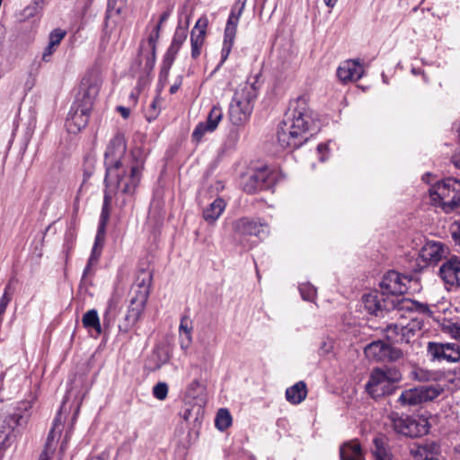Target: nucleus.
Here are the masks:
<instances>
[{"mask_svg":"<svg viewBox=\"0 0 460 460\" xmlns=\"http://www.w3.org/2000/svg\"><path fill=\"white\" fill-rule=\"evenodd\" d=\"M411 278L395 270H389L379 283L381 292H373L363 296L365 308L372 314L383 315L392 312L393 318H406L403 313L427 312V305L410 298L402 297L409 289Z\"/></svg>","mask_w":460,"mask_h":460,"instance_id":"obj_1","label":"nucleus"},{"mask_svg":"<svg viewBox=\"0 0 460 460\" xmlns=\"http://www.w3.org/2000/svg\"><path fill=\"white\" fill-rule=\"evenodd\" d=\"M127 144L122 135H116L107 146L104 157L105 181L111 190L130 193L140 181L142 161L126 156Z\"/></svg>","mask_w":460,"mask_h":460,"instance_id":"obj_2","label":"nucleus"},{"mask_svg":"<svg viewBox=\"0 0 460 460\" xmlns=\"http://www.w3.org/2000/svg\"><path fill=\"white\" fill-rule=\"evenodd\" d=\"M32 402L22 401L0 421V452L6 451L22 435L31 418Z\"/></svg>","mask_w":460,"mask_h":460,"instance_id":"obj_3","label":"nucleus"},{"mask_svg":"<svg viewBox=\"0 0 460 460\" xmlns=\"http://www.w3.org/2000/svg\"><path fill=\"white\" fill-rule=\"evenodd\" d=\"M257 83L254 76L240 84L235 90L228 111L229 119L234 125H241L250 118L258 94Z\"/></svg>","mask_w":460,"mask_h":460,"instance_id":"obj_4","label":"nucleus"},{"mask_svg":"<svg viewBox=\"0 0 460 460\" xmlns=\"http://www.w3.org/2000/svg\"><path fill=\"white\" fill-rule=\"evenodd\" d=\"M429 197L432 205L445 213L455 211L460 208V181L448 177L438 181L429 189Z\"/></svg>","mask_w":460,"mask_h":460,"instance_id":"obj_5","label":"nucleus"},{"mask_svg":"<svg viewBox=\"0 0 460 460\" xmlns=\"http://www.w3.org/2000/svg\"><path fill=\"white\" fill-rule=\"evenodd\" d=\"M402 380V374L396 368L373 369L366 388L372 397L377 398L390 394L395 388V384Z\"/></svg>","mask_w":460,"mask_h":460,"instance_id":"obj_6","label":"nucleus"},{"mask_svg":"<svg viewBox=\"0 0 460 460\" xmlns=\"http://www.w3.org/2000/svg\"><path fill=\"white\" fill-rule=\"evenodd\" d=\"M390 419L394 431L405 437L424 436L430 429L429 418L423 414L400 416L398 413H392Z\"/></svg>","mask_w":460,"mask_h":460,"instance_id":"obj_7","label":"nucleus"},{"mask_svg":"<svg viewBox=\"0 0 460 460\" xmlns=\"http://www.w3.org/2000/svg\"><path fill=\"white\" fill-rule=\"evenodd\" d=\"M294 104L296 106L289 110L279 127L285 130L296 132L305 137V140L307 141L310 117L306 111V103L305 100L298 99Z\"/></svg>","mask_w":460,"mask_h":460,"instance_id":"obj_8","label":"nucleus"},{"mask_svg":"<svg viewBox=\"0 0 460 460\" xmlns=\"http://www.w3.org/2000/svg\"><path fill=\"white\" fill-rule=\"evenodd\" d=\"M246 2L247 0H236L231 8V12L227 19L224 32V41L221 49L220 64H223L227 59L232 50L236 37L237 25L245 7Z\"/></svg>","mask_w":460,"mask_h":460,"instance_id":"obj_9","label":"nucleus"},{"mask_svg":"<svg viewBox=\"0 0 460 460\" xmlns=\"http://www.w3.org/2000/svg\"><path fill=\"white\" fill-rule=\"evenodd\" d=\"M443 392L438 385H419L402 392L398 402L402 406H416L438 398Z\"/></svg>","mask_w":460,"mask_h":460,"instance_id":"obj_10","label":"nucleus"},{"mask_svg":"<svg viewBox=\"0 0 460 460\" xmlns=\"http://www.w3.org/2000/svg\"><path fill=\"white\" fill-rule=\"evenodd\" d=\"M223 119V110L217 104L212 107L205 122H199L194 128L191 137L199 142L207 133L214 132Z\"/></svg>","mask_w":460,"mask_h":460,"instance_id":"obj_11","label":"nucleus"},{"mask_svg":"<svg viewBox=\"0 0 460 460\" xmlns=\"http://www.w3.org/2000/svg\"><path fill=\"white\" fill-rule=\"evenodd\" d=\"M270 171L267 167L258 169L243 178V189L249 194H253L270 186Z\"/></svg>","mask_w":460,"mask_h":460,"instance_id":"obj_12","label":"nucleus"},{"mask_svg":"<svg viewBox=\"0 0 460 460\" xmlns=\"http://www.w3.org/2000/svg\"><path fill=\"white\" fill-rule=\"evenodd\" d=\"M233 229L240 236L254 235L263 239L269 234V226L243 217L234 222Z\"/></svg>","mask_w":460,"mask_h":460,"instance_id":"obj_13","label":"nucleus"},{"mask_svg":"<svg viewBox=\"0 0 460 460\" xmlns=\"http://www.w3.org/2000/svg\"><path fill=\"white\" fill-rule=\"evenodd\" d=\"M429 353L437 359H444L448 362L460 360V346L457 343L429 342Z\"/></svg>","mask_w":460,"mask_h":460,"instance_id":"obj_14","label":"nucleus"},{"mask_svg":"<svg viewBox=\"0 0 460 460\" xmlns=\"http://www.w3.org/2000/svg\"><path fill=\"white\" fill-rule=\"evenodd\" d=\"M65 417L61 413V410L56 416L53 421L52 429H50L46 444L45 448L40 456V460H49L53 452L56 449V442L60 438L61 433L64 429Z\"/></svg>","mask_w":460,"mask_h":460,"instance_id":"obj_15","label":"nucleus"},{"mask_svg":"<svg viewBox=\"0 0 460 460\" xmlns=\"http://www.w3.org/2000/svg\"><path fill=\"white\" fill-rule=\"evenodd\" d=\"M414 312L408 313L410 314V319L406 323L402 322L399 323L402 333L401 335L394 334V337H392V342L409 343L411 340L416 335V333L422 329V321L417 317H413L411 315Z\"/></svg>","mask_w":460,"mask_h":460,"instance_id":"obj_16","label":"nucleus"},{"mask_svg":"<svg viewBox=\"0 0 460 460\" xmlns=\"http://www.w3.org/2000/svg\"><path fill=\"white\" fill-rule=\"evenodd\" d=\"M208 24V20L206 16L200 17L190 33V44H191V57L197 58L199 57L201 48L205 41L206 30Z\"/></svg>","mask_w":460,"mask_h":460,"instance_id":"obj_17","label":"nucleus"},{"mask_svg":"<svg viewBox=\"0 0 460 460\" xmlns=\"http://www.w3.org/2000/svg\"><path fill=\"white\" fill-rule=\"evenodd\" d=\"M364 75V68L356 60H346L337 69L338 78L343 82L358 81Z\"/></svg>","mask_w":460,"mask_h":460,"instance_id":"obj_18","label":"nucleus"},{"mask_svg":"<svg viewBox=\"0 0 460 460\" xmlns=\"http://www.w3.org/2000/svg\"><path fill=\"white\" fill-rule=\"evenodd\" d=\"M109 203H110V200H109L108 195H105L104 202H103V206H102V213H101V217H100V220H99L97 234L95 236V242H94V244L93 247L92 256L90 259H94V257H97L100 255L99 250L102 248V246L104 243L105 229H106V225H107L109 216H110V212H109V208H108Z\"/></svg>","mask_w":460,"mask_h":460,"instance_id":"obj_19","label":"nucleus"},{"mask_svg":"<svg viewBox=\"0 0 460 460\" xmlns=\"http://www.w3.org/2000/svg\"><path fill=\"white\" fill-rule=\"evenodd\" d=\"M66 129L71 134H77L86 127V108L80 104L72 108L66 122Z\"/></svg>","mask_w":460,"mask_h":460,"instance_id":"obj_20","label":"nucleus"},{"mask_svg":"<svg viewBox=\"0 0 460 460\" xmlns=\"http://www.w3.org/2000/svg\"><path fill=\"white\" fill-rule=\"evenodd\" d=\"M367 358L374 361L393 359L392 348L382 341H376L366 346L364 349Z\"/></svg>","mask_w":460,"mask_h":460,"instance_id":"obj_21","label":"nucleus"},{"mask_svg":"<svg viewBox=\"0 0 460 460\" xmlns=\"http://www.w3.org/2000/svg\"><path fill=\"white\" fill-rule=\"evenodd\" d=\"M448 247L436 241H428L420 251V259H448Z\"/></svg>","mask_w":460,"mask_h":460,"instance_id":"obj_22","label":"nucleus"},{"mask_svg":"<svg viewBox=\"0 0 460 460\" xmlns=\"http://www.w3.org/2000/svg\"><path fill=\"white\" fill-rule=\"evenodd\" d=\"M21 369L18 367L7 368L0 376V391L9 390L10 394L17 392L20 387Z\"/></svg>","mask_w":460,"mask_h":460,"instance_id":"obj_23","label":"nucleus"},{"mask_svg":"<svg viewBox=\"0 0 460 460\" xmlns=\"http://www.w3.org/2000/svg\"><path fill=\"white\" fill-rule=\"evenodd\" d=\"M443 280L451 286H460V261H447L439 270Z\"/></svg>","mask_w":460,"mask_h":460,"instance_id":"obj_24","label":"nucleus"},{"mask_svg":"<svg viewBox=\"0 0 460 460\" xmlns=\"http://www.w3.org/2000/svg\"><path fill=\"white\" fill-rule=\"evenodd\" d=\"M410 453L415 460H434L438 453V446L435 442L414 444L410 448Z\"/></svg>","mask_w":460,"mask_h":460,"instance_id":"obj_25","label":"nucleus"},{"mask_svg":"<svg viewBox=\"0 0 460 460\" xmlns=\"http://www.w3.org/2000/svg\"><path fill=\"white\" fill-rule=\"evenodd\" d=\"M277 138L279 144L283 148H290L295 149L301 146L306 141L305 140V137L300 136L296 132H293L290 130H285L284 128L279 127L277 132Z\"/></svg>","mask_w":460,"mask_h":460,"instance_id":"obj_26","label":"nucleus"},{"mask_svg":"<svg viewBox=\"0 0 460 460\" xmlns=\"http://www.w3.org/2000/svg\"><path fill=\"white\" fill-rule=\"evenodd\" d=\"M341 460H364V454L358 440L344 443L340 448Z\"/></svg>","mask_w":460,"mask_h":460,"instance_id":"obj_27","label":"nucleus"},{"mask_svg":"<svg viewBox=\"0 0 460 460\" xmlns=\"http://www.w3.org/2000/svg\"><path fill=\"white\" fill-rule=\"evenodd\" d=\"M152 283V273L149 270H143L137 277L135 284V296L148 299L150 287Z\"/></svg>","mask_w":460,"mask_h":460,"instance_id":"obj_28","label":"nucleus"},{"mask_svg":"<svg viewBox=\"0 0 460 460\" xmlns=\"http://www.w3.org/2000/svg\"><path fill=\"white\" fill-rule=\"evenodd\" d=\"M226 202L223 199L217 198L203 210V218L209 224L215 223L226 208Z\"/></svg>","mask_w":460,"mask_h":460,"instance_id":"obj_29","label":"nucleus"},{"mask_svg":"<svg viewBox=\"0 0 460 460\" xmlns=\"http://www.w3.org/2000/svg\"><path fill=\"white\" fill-rule=\"evenodd\" d=\"M307 395L306 385L303 381L296 383L286 390V399L292 404H299Z\"/></svg>","mask_w":460,"mask_h":460,"instance_id":"obj_30","label":"nucleus"},{"mask_svg":"<svg viewBox=\"0 0 460 460\" xmlns=\"http://www.w3.org/2000/svg\"><path fill=\"white\" fill-rule=\"evenodd\" d=\"M181 46L171 42L170 47L168 48L163 60V66L160 71L159 78L160 80H166L169 75V70L173 64V61L181 49Z\"/></svg>","mask_w":460,"mask_h":460,"instance_id":"obj_31","label":"nucleus"},{"mask_svg":"<svg viewBox=\"0 0 460 460\" xmlns=\"http://www.w3.org/2000/svg\"><path fill=\"white\" fill-rule=\"evenodd\" d=\"M181 46L171 42L170 47L168 48L163 60V66L160 71L159 78L160 80H166L169 75V70L173 64V61L181 49Z\"/></svg>","mask_w":460,"mask_h":460,"instance_id":"obj_32","label":"nucleus"},{"mask_svg":"<svg viewBox=\"0 0 460 460\" xmlns=\"http://www.w3.org/2000/svg\"><path fill=\"white\" fill-rule=\"evenodd\" d=\"M103 329L97 310H88V334L98 338L102 333Z\"/></svg>","mask_w":460,"mask_h":460,"instance_id":"obj_33","label":"nucleus"},{"mask_svg":"<svg viewBox=\"0 0 460 460\" xmlns=\"http://www.w3.org/2000/svg\"><path fill=\"white\" fill-rule=\"evenodd\" d=\"M146 302L147 299L134 296L130 300V305L128 306L127 312L138 321L144 313Z\"/></svg>","mask_w":460,"mask_h":460,"instance_id":"obj_34","label":"nucleus"},{"mask_svg":"<svg viewBox=\"0 0 460 460\" xmlns=\"http://www.w3.org/2000/svg\"><path fill=\"white\" fill-rule=\"evenodd\" d=\"M374 445L372 453L375 460H394L392 453L384 446L382 439L375 438Z\"/></svg>","mask_w":460,"mask_h":460,"instance_id":"obj_35","label":"nucleus"},{"mask_svg":"<svg viewBox=\"0 0 460 460\" xmlns=\"http://www.w3.org/2000/svg\"><path fill=\"white\" fill-rule=\"evenodd\" d=\"M215 423L216 427L221 431L229 428L232 424V417L229 411L227 409H220L216 416Z\"/></svg>","mask_w":460,"mask_h":460,"instance_id":"obj_36","label":"nucleus"},{"mask_svg":"<svg viewBox=\"0 0 460 460\" xmlns=\"http://www.w3.org/2000/svg\"><path fill=\"white\" fill-rule=\"evenodd\" d=\"M300 296L303 300L314 302L317 296L316 288L310 283H301L298 287Z\"/></svg>","mask_w":460,"mask_h":460,"instance_id":"obj_37","label":"nucleus"},{"mask_svg":"<svg viewBox=\"0 0 460 460\" xmlns=\"http://www.w3.org/2000/svg\"><path fill=\"white\" fill-rule=\"evenodd\" d=\"M126 4L127 0H108L107 18L120 14Z\"/></svg>","mask_w":460,"mask_h":460,"instance_id":"obj_38","label":"nucleus"},{"mask_svg":"<svg viewBox=\"0 0 460 460\" xmlns=\"http://www.w3.org/2000/svg\"><path fill=\"white\" fill-rule=\"evenodd\" d=\"M137 322L135 317L127 312L123 320L119 324V330L122 332H128Z\"/></svg>","mask_w":460,"mask_h":460,"instance_id":"obj_39","label":"nucleus"},{"mask_svg":"<svg viewBox=\"0 0 460 460\" xmlns=\"http://www.w3.org/2000/svg\"><path fill=\"white\" fill-rule=\"evenodd\" d=\"M187 34H188V25L181 26V24H179L175 30V32H174L172 41L181 47L187 39Z\"/></svg>","mask_w":460,"mask_h":460,"instance_id":"obj_40","label":"nucleus"},{"mask_svg":"<svg viewBox=\"0 0 460 460\" xmlns=\"http://www.w3.org/2000/svg\"><path fill=\"white\" fill-rule=\"evenodd\" d=\"M168 385L164 382H159L153 387V395L160 401L166 399L168 394Z\"/></svg>","mask_w":460,"mask_h":460,"instance_id":"obj_41","label":"nucleus"},{"mask_svg":"<svg viewBox=\"0 0 460 460\" xmlns=\"http://www.w3.org/2000/svg\"><path fill=\"white\" fill-rule=\"evenodd\" d=\"M88 80L92 81L91 85H88V97L92 94L95 97L99 93L102 84V79L99 75H91Z\"/></svg>","mask_w":460,"mask_h":460,"instance_id":"obj_42","label":"nucleus"},{"mask_svg":"<svg viewBox=\"0 0 460 460\" xmlns=\"http://www.w3.org/2000/svg\"><path fill=\"white\" fill-rule=\"evenodd\" d=\"M192 323L188 316H182L181 319L179 332L180 336L191 337Z\"/></svg>","mask_w":460,"mask_h":460,"instance_id":"obj_43","label":"nucleus"},{"mask_svg":"<svg viewBox=\"0 0 460 460\" xmlns=\"http://www.w3.org/2000/svg\"><path fill=\"white\" fill-rule=\"evenodd\" d=\"M66 36V31L61 29H55L52 31L49 34V41L52 46H58L60 41L64 39Z\"/></svg>","mask_w":460,"mask_h":460,"instance_id":"obj_44","label":"nucleus"},{"mask_svg":"<svg viewBox=\"0 0 460 460\" xmlns=\"http://www.w3.org/2000/svg\"><path fill=\"white\" fill-rule=\"evenodd\" d=\"M160 25H155L148 36V44L153 50H155L156 42L160 37Z\"/></svg>","mask_w":460,"mask_h":460,"instance_id":"obj_45","label":"nucleus"},{"mask_svg":"<svg viewBox=\"0 0 460 460\" xmlns=\"http://www.w3.org/2000/svg\"><path fill=\"white\" fill-rule=\"evenodd\" d=\"M402 332L400 330V324L398 323H391L387 325L385 329L386 338L392 342V337L394 334L401 335Z\"/></svg>","mask_w":460,"mask_h":460,"instance_id":"obj_46","label":"nucleus"},{"mask_svg":"<svg viewBox=\"0 0 460 460\" xmlns=\"http://www.w3.org/2000/svg\"><path fill=\"white\" fill-rule=\"evenodd\" d=\"M157 104H158V100L154 99L147 109L146 118L149 121L155 119L158 115Z\"/></svg>","mask_w":460,"mask_h":460,"instance_id":"obj_47","label":"nucleus"},{"mask_svg":"<svg viewBox=\"0 0 460 460\" xmlns=\"http://www.w3.org/2000/svg\"><path fill=\"white\" fill-rule=\"evenodd\" d=\"M84 394L85 393L84 392L80 396L79 398H77L76 396V393L74 389H71L68 391V394H67V397L70 398L72 396L75 397V401H74V403L75 405V414H76L79 411V408L83 402V400H84Z\"/></svg>","mask_w":460,"mask_h":460,"instance_id":"obj_48","label":"nucleus"},{"mask_svg":"<svg viewBox=\"0 0 460 460\" xmlns=\"http://www.w3.org/2000/svg\"><path fill=\"white\" fill-rule=\"evenodd\" d=\"M452 237L460 245V220L455 222L451 226Z\"/></svg>","mask_w":460,"mask_h":460,"instance_id":"obj_49","label":"nucleus"},{"mask_svg":"<svg viewBox=\"0 0 460 460\" xmlns=\"http://www.w3.org/2000/svg\"><path fill=\"white\" fill-rule=\"evenodd\" d=\"M56 48H57L56 46H52L50 43H49L48 46L44 49V52L42 55V59L46 62L49 61V58L52 56V54L54 53Z\"/></svg>","mask_w":460,"mask_h":460,"instance_id":"obj_50","label":"nucleus"},{"mask_svg":"<svg viewBox=\"0 0 460 460\" xmlns=\"http://www.w3.org/2000/svg\"><path fill=\"white\" fill-rule=\"evenodd\" d=\"M112 300L111 299L109 301V307L106 309L105 313L103 314V321L102 325L103 328H109L111 323V319L110 317V307L111 306Z\"/></svg>","mask_w":460,"mask_h":460,"instance_id":"obj_51","label":"nucleus"},{"mask_svg":"<svg viewBox=\"0 0 460 460\" xmlns=\"http://www.w3.org/2000/svg\"><path fill=\"white\" fill-rule=\"evenodd\" d=\"M191 341L192 337L180 336V345L184 351L190 348Z\"/></svg>","mask_w":460,"mask_h":460,"instance_id":"obj_52","label":"nucleus"},{"mask_svg":"<svg viewBox=\"0 0 460 460\" xmlns=\"http://www.w3.org/2000/svg\"><path fill=\"white\" fill-rule=\"evenodd\" d=\"M39 12V7L33 3L24 9V15L26 17H32Z\"/></svg>","mask_w":460,"mask_h":460,"instance_id":"obj_53","label":"nucleus"},{"mask_svg":"<svg viewBox=\"0 0 460 460\" xmlns=\"http://www.w3.org/2000/svg\"><path fill=\"white\" fill-rule=\"evenodd\" d=\"M449 333L454 339L460 341V324L456 323L450 326Z\"/></svg>","mask_w":460,"mask_h":460,"instance_id":"obj_54","label":"nucleus"},{"mask_svg":"<svg viewBox=\"0 0 460 460\" xmlns=\"http://www.w3.org/2000/svg\"><path fill=\"white\" fill-rule=\"evenodd\" d=\"M171 15V10H166L164 11L161 16H160V19H159V22L156 25H160V28L162 27V25L168 20V18L170 17Z\"/></svg>","mask_w":460,"mask_h":460,"instance_id":"obj_55","label":"nucleus"},{"mask_svg":"<svg viewBox=\"0 0 460 460\" xmlns=\"http://www.w3.org/2000/svg\"><path fill=\"white\" fill-rule=\"evenodd\" d=\"M117 110L124 119H127L129 117L130 110L128 108H126L123 106H119V107H117Z\"/></svg>","mask_w":460,"mask_h":460,"instance_id":"obj_56","label":"nucleus"},{"mask_svg":"<svg viewBox=\"0 0 460 460\" xmlns=\"http://www.w3.org/2000/svg\"><path fill=\"white\" fill-rule=\"evenodd\" d=\"M181 84V80L179 81V83H175L174 84H172L171 87H170V93L173 94L175 93L178 89L180 88Z\"/></svg>","mask_w":460,"mask_h":460,"instance_id":"obj_57","label":"nucleus"},{"mask_svg":"<svg viewBox=\"0 0 460 460\" xmlns=\"http://www.w3.org/2000/svg\"><path fill=\"white\" fill-rule=\"evenodd\" d=\"M452 162L455 164L456 167L460 169V154L456 155L452 157Z\"/></svg>","mask_w":460,"mask_h":460,"instance_id":"obj_58","label":"nucleus"},{"mask_svg":"<svg viewBox=\"0 0 460 460\" xmlns=\"http://www.w3.org/2000/svg\"><path fill=\"white\" fill-rule=\"evenodd\" d=\"M85 175H86V172H84L83 173L84 180H83V182H82V184H81V187H80V189H79V190H78L77 196H76V198H75V201H76V202L78 201L79 197H80V195H81V194H82V192H83V185H84V181H85Z\"/></svg>","mask_w":460,"mask_h":460,"instance_id":"obj_59","label":"nucleus"},{"mask_svg":"<svg viewBox=\"0 0 460 460\" xmlns=\"http://www.w3.org/2000/svg\"><path fill=\"white\" fill-rule=\"evenodd\" d=\"M68 439H69V434H68V432H66V435H65V437H64V439H63V441H62V443H61V447H60V449H61V450H64V449H65L66 445V443H67Z\"/></svg>","mask_w":460,"mask_h":460,"instance_id":"obj_60","label":"nucleus"},{"mask_svg":"<svg viewBox=\"0 0 460 460\" xmlns=\"http://www.w3.org/2000/svg\"><path fill=\"white\" fill-rule=\"evenodd\" d=\"M323 1H324V4H325L328 7H332H332L336 4V3H337V1H338V0H323Z\"/></svg>","mask_w":460,"mask_h":460,"instance_id":"obj_61","label":"nucleus"},{"mask_svg":"<svg viewBox=\"0 0 460 460\" xmlns=\"http://www.w3.org/2000/svg\"><path fill=\"white\" fill-rule=\"evenodd\" d=\"M45 0H33V4L37 5L39 7V10H41L43 7V3Z\"/></svg>","mask_w":460,"mask_h":460,"instance_id":"obj_62","label":"nucleus"},{"mask_svg":"<svg viewBox=\"0 0 460 460\" xmlns=\"http://www.w3.org/2000/svg\"><path fill=\"white\" fill-rule=\"evenodd\" d=\"M81 322H82V324L84 328H86V322H87V319H86V312L83 313L82 314V317H81Z\"/></svg>","mask_w":460,"mask_h":460,"instance_id":"obj_63","label":"nucleus"},{"mask_svg":"<svg viewBox=\"0 0 460 460\" xmlns=\"http://www.w3.org/2000/svg\"><path fill=\"white\" fill-rule=\"evenodd\" d=\"M230 137L234 139V142H236L239 139V136L237 132H232L230 134Z\"/></svg>","mask_w":460,"mask_h":460,"instance_id":"obj_64","label":"nucleus"}]
</instances>
